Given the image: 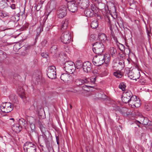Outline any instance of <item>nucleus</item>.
<instances>
[{"label":"nucleus","mask_w":152,"mask_h":152,"mask_svg":"<svg viewBox=\"0 0 152 152\" xmlns=\"http://www.w3.org/2000/svg\"><path fill=\"white\" fill-rule=\"evenodd\" d=\"M70 108L71 109L72 107V106L71 105H70Z\"/></svg>","instance_id":"nucleus-57"},{"label":"nucleus","mask_w":152,"mask_h":152,"mask_svg":"<svg viewBox=\"0 0 152 152\" xmlns=\"http://www.w3.org/2000/svg\"><path fill=\"white\" fill-rule=\"evenodd\" d=\"M88 82V80L86 79H77L75 81V84L78 86L82 85L85 83H86Z\"/></svg>","instance_id":"nucleus-19"},{"label":"nucleus","mask_w":152,"mask_h":152,"mask_svg":"<svg viewBox=\"0 0 152 152\" xmlns=\"http://www.w3.org/2000/svg\"><path fill=\"white\" fill-rule=\"evenodd\" d=\"M68 8L70 11L72 12H76L77 9V7L74 3H69L68 4Z\"/></svg>","instance_id":"nucleus-16"},{"label":"nucleus","mask_w":152,"mask_h":152,"mask_svg":"<svg viewBox=\"0 0 152 152\" xmlns=\"http://www.w3.org/2000/svg\"><path fill=\"white\" fill-rule=\"evenodd\" d=\"M96 79L95 77H92L90 79L91 82V86H94V87L96 86V84H95Z\"/></svg>","instance_id":"nucleus-33"},{"label":"nucleus","mask_w":152,"mask_h":152,"mask_svg":"<svg viewBox=\"0 0 152 152\" xmlns=\"http://www.w3.org/2000/svg\"><path fill=\"white\" fill-rule=\"evenodd\" d=\"M6 0L7 2H9V1L8 0Z\"/></svg>","instance_id":"nucleus-58"},{"label":"nucleus","mask_w":152,"mask_h":152,"mask_svg":"<svg viewBox=\"0 0 152 152\" xmlns=\"http://www.w3.org/2000/svg\"><path fill=\"white\" fill-rule=\"evenodd\" d=\"M110 30H112V29H113V27H112V25L110 23Z\"/></svg>","instance_id":"nucleus-49"},{"label":"nucleus","mask_w":152,"mask_h":152,"mask_svg":"<svg viewBox=\"0 0 152 152\" xmlns=\"http://www.w3.org/2000/svg\"><path fill=\"white\" fill-rule=\"evenodd\" d=\"M124 61L123 60L119 62L118 63L120 65H122V64H124Z\"/></svg>","instance_id":"nucleus-45"},{"label":"nucleus","mask_w":152,"mask_h":152,"mask_svg":"<svg viewBox=\"0 0 152 152\" xmlns=\"http://www.w3.org/2000/svg\"><path fill=\"white\" fill-rule=\"evenodd\" d=\"M109 55H106V57H108V58H107V59H108V58L109 57Z\"/></svg>","instance_id":"nucleus-52"},{"label":"nucleus","mask_w":152,"mask_h":152,"mask_svg":"<svg viewBox=\"0 0 152 152\" xmlns=\"http://www.w3.org/2000/svg\"><path fill=\"white\" fill-rule=\"evenodd\" d=\"M98 12V9L96 8V9H95L92 12V13H93L94 14V16H96V15H97V13Z\"/></svg>","instance_id":"nucleus-37"},{"label":"nucleus","mask_w":152,"mask_h":152,"mask_svg":"<svg viewBox=\"0 0 152 152\" xmlns=\"http://www.w3.org/2000/svg\"><path fill=\"white\" fill-rule=\"evenodd\" d=\"M122 45V46L123 47V48H124V46H123L122 45Z\"/></svg>","instance_id":"nucleus-60"},{"label":"nucleus","mask_w":152,"mask_h":152,"mask_svg":"<svg viewBox=\"0 0 152 152\" xmlns=\"http://www.w3.org/2000/svg\"><path fill=\"white\" fill-rule=\"evenodd\" d=\"M90 88H94V86H91L83 85L82 86V92H86L89 91L88 89Z\"/></svg>","instance_id":"nucleus-27"},{"label":"nucleus","mask_w":152,"mask_h":152,"mask_svg":"<svg viewBox=\"0 0 152 152\" xmlns=\"http://www.w3.org/2000/svg\"><path fill=\"white\" fill-rule=\"evenodd\" d=\"M110 52L113 57H115L116 56L117 51L116 49L114 48L113 47H111L110 48Z\"/></svg>","instance_id":"nucleus-24"},{"label":"nucleus","mask_w":152,"mask_h":152,"mask_svg":"<svg viewBox=\"0 0 152 152\" xmlns=\"http://www.w3.org/2000/svg\"><path fill=\"white\" fill-rule=\"evenodd\" d=\"M140 121L142 122V124L146 125L148 124V120L147 118L142 117Z\"/></svg>","instance_id":"nucleus-34"},{"label":"nucleus","mask_w":152,"mask_h":152,"mask_svg":"<svg viewBox=\"0 0 152 152\" xmlns=\"http://www.w3.org/2000/svg\"><path fill=\"white\" fill-rule=\"evenodd\" d=\"M12 130L16 133H19L21 130V127L20 125L16 124L13 125L12 127Z\"/></svg>","instance_id":"nucleus-20"},{"label":"nucleus","mask_w":152,"mask_h":152,"mask_svg":"<svg viewBox=\"0 0 152 152\" xmlns=\"http://www.w3.org/2000/svg\"><path fill=\"white\" fill-rule=\"evenodd\" d=\"M56 141H57V143L58 145H59V138L58 137H56Z\"/></svg>","instance_id":"nucleus-47"},{"label":"nucleus","mask_w":152,"mask_h":152,"mask_svg":"<svg viewBox=\"0 0 152 152\" xmlns=\"http://www.w3.org/2000/svg\"><path fill=\"white\" fill-rule=\"evenodd\" d=\"M99 39L100 41L103 42L108 40L107 36L103 33H99Z\"/></svg>","instance_id":"nucleus-21"},{"label":"nucleus","mask_w":152,"mask_h":152,"mask_svg":"<svg viewBox=\"0 0 152 152\" xmlns=\"http://www.w3.org/2000/svg\"><path fill=\"white\" fill-rule=\"evenodd\" d=\"M92 69V64L89 61H86L83 64V69L84 71L88 72L91 71Z\"/></svg>","instance_id":"nucleus-13"},{"label":"nucleus","mask_w":152,"mask_h":152,"mask_svg":"<svg viewBox=\"0 0 152 152\" xmlns=\"http://www.w3.org/2000/svg\"><path fill=\"white\" fill-rule=\"evenodd\" d=\"M27 47L28 48H30V46H28Z\"/></svg>","instance_id":"nucleus-56"},{"label":"nucleus","mask_w":152,"mask_h":152,"mask_svg":"<svg viewBox=\"0 0 152 152\" xmlns=\"http://www.w3.org/2000/svg\"><path fill=\"white\" fill-rule=\"evenodd\" d=\"M57 51V48L56 45H53L50 48V52L52 54H55Z\"/></svg>","instance_id":"nucleus-26"},{"label":"nucleus","mask_w":152,"mask_h":152,"mask_svg":"<svg viewBox=\"0 0 152 152\" xmlns=\"http://www.w3.org/2000/svg\"><path fill=\"white\" fill-rule=\"evenodd\" d=\"M11 7L12 9H15V4H13L11 5Z\"/></svg>","instance_id":"nucleus-43"},{"label":"nucleus","mask_w":152,"mask_h":152,"mask_svg":"<svg viewBox=\"0 0 152 152\" xmlns=\"http://www.w3.org/2000/svg\"><path fill=\"white\" fill-rule=\"evenodd\" d=\"M72 78V76L67 73L62 74L60 77L61 79L64 82H67L70 81Z\"/></svg>","instance_id":"nucleus-15"},{"label":"nucleus","mask_w":152,"mask_h":152,"mask_svg":"<svg viewBox=\"0 0 152 152\" xmlns=\"http://www.w3.org/2000/svg\"><path fill=\"white\" fill-rule=\"evenodd\" d=\"M87 152H94V150L92 149H90L89 150L87 151Z\"/></svg>","instance_id":"nucleus-48"},{"label":"nucleus","mask_w":152,"mask_h":152,"mask_svg":"<svg viewBox=\"0 0 152 152\" xmlns=\"http://www.w3.org/2000/svg\"><path fill=\"white\" fill-rule=\"evenodd\" d=\"M23 149L25 152H36V146L33 143L27 142L23 146Z\"/></svg>","instance_id":"nucleus-5"},{"label":"nucleus","mask_w":152,"mask_h":152,"mask_svg":"<svg viewBox=\"0 0 152 152\" xmlns=\"http://www.w3.org/2000/svg\"><path fill=\"white\" fill-rule=\"evenodd\" d=\"M106 60V57L104 54H98L93 58L92 62L95 66H99L103 64Z\"/></svg>","instance_id":"nucleus-1"},{"label":"nucleus","mask_w":152,"mask_h":152,"mask_svg":"<svg viewBox=\"0 0 152 152\" xmlns=\"http://www.w3.org/2000/svg\"><path fill=\"white\" fill-rule=\"evenodd\" d=\"M96 7H94V6H92L91 7V9H90L92 10L91 12L93 11H94V9H96Z\"/></svg>","instance_id":"nucleus-44"},{"label":"nucleus","mask_w":152,"mask_h":152,"mask_svg":"<svg viewBox=\"0 0 152 152\" xmlns=\"http://www.w3.org/2000/svg\"><path fill=\"white\" fill-rule=\"evenodd\" d=\"M14 106L13 104L6 102L3 103L1 104L0 109L3 113H7L11 112L13 110Z\"/></svg>","instance_id":"nucleus-3"},{"label":"nucleus","mask_w":152,"mask_h":152,"mask_svg":"<svg viewBox=\"0 0 152 152\" xmlns=\"http://www.w3.org/2000/svg\"><path fill=\"white\" fill-rule=\"evenodd\" d=\"M120 111L122 114L125 115L127 114L126 113L128 111V109L126 107H123L120 109Z\"/></svg>","instance_id":"nucleus-31"},{"label":"nucleus","mask_w":152,"mask_h":152,"mask_svg":"<svg viewBox=\"0 0 152 152\" xmlns=\"http://www.w3.org/2000/svg\"><path fill=\"white\" fill-rule=\"evenodd\" d=\"M26 122L25 119L22 118L19 119V124L20 125V126H26Z\"/></svg>","instance_id":"nucleus-29"},{"label":"nucleus","mask_w":152,"mask_h":152,"mask_svg":"<svg viewBox=\"0 0 152 152\" xmlns=\"http://www.w3.org/2000/svg\"><path fill=\"white\" fill-rule=\"evenodd\" d=\"M78 3L79 6L83 9L87 8L89 6L88 0H79Z\"/></svg>","instance_id":"nucleus-17"},{"label":"nucleus","mask_w":152,"mask_h":152,"mask_svg":"<svg viewBox=\"0 0 152 152\" xmlns=\"http://www.w3.org/2000/svg\"><path fill=\"white\" fill-rule=\"evenodd\" d=\"M92 10L90 9H87L84 11L85 14L88 17H93L94 14L91 12Z\"/></svg>","instance_id":"nucleus-22"},{"label":"nucleus","mask_w":152,"mask_h":152,"mask_svg":"<svg viewBox=\"0 0 152 152\" xmlns=\"http://www.w3.org/2000/svg\"><path fill=\"white\" fill-rule=\"evenodd\" d=\"M68 25V20L67 19H65L63 20L61 24V30L63 31L66 29Z\"/></svg>","instance_id":"nucleus-18"},{"label":"nucleus","mask_w":152,"mask_h":152,"mask_svg":"<svg viewBox=\"0 0 152 152\" xmlns=\"http://www.w3.org/2000/svg\"><path fill=\"white\" fill-rule=\"evenodd\" d=\"M47 75L50 79H53L56 78V68L54 66H49L47 70Z\"/></svg>","instance_id":"nucleus-9"},{"label":"nucleus","mask_w":152,"mask_h":152,"mask_svg":"<svg viewBox=\"0 0 152 152\" xmlns=\"http://www.w3.org/2000/svg\"><path fill=\"white\" fill-rule=\"evenodd\" d=\"M40 129L44 135H45V134L46 132L49 133L47 130V129L42 125H40Z\"/></svg>","instance_id":"nucleus-32"},{"label":"nucleus","mask_w":152,"mask_h":152,"mask_svg":"<svg viewBox=\"0 0 152 152\" xmlns=\"http://www.w3.org/2000/svg\"><path fill=\"white\" fill-rule=\"evenodd\" d=\"M34 61L36 63L37 61V60H35Z\"/></svg>","instance_id":"nucleus-54"},{"label":"nucleus","mask_w":152,"mask_h":152,"mask_svg":"<svg viewBox=\"0 0 152 152\" xmlns=\"http://www.w3.org/2000/svg\"><path fill=\"white\" fill-rule=\"evenodd\" d=\"M103 92H101V94H100L98 95V97L100 98H103L105 94H103Z\"/></svg>","instance_id":"nucleus-39"},{"label":"nucleus","mask_w":152,"mask_h":152,"mask_svg":"<svg viewBox=\"0 0 152 152\" xmlns=\"http://www.w3.org/2000/svg\"><path fill=\"white\" fill-rule=\"evenodd\" d=\"M47 43V40H46L44 39L42 42H41L40 44V45L42 47H45Z\"/></svg>","instance_id":"nucleus-36"},{"label":"nucleus","mask_w":152,"mask_h":152,"mask_svg":"<svg viewBox=\"0 0 152 152\" xmlns=\"http://www.w3.org/2000/svg\"><path fill=\"white\" fill-rule=\"evenodd\" d=\"M10 120H13L14 121V118H10Z\"/></svg>","instance_id":"nucleus-55"},{"label":"nucleus","mask_w":152,"mask_h":152,"mask_svg":"<svg viewBox=\"0 0 152 152\" xmlns=\"http://www.w3.org/2000/svg\"><path fill=\"white\" fill-rule=\"evenodd\" d=\"M98 26V23L96 20L92 21L91 23V27L94 29L96 28Z\"/></svg>","instance_id":"nucleus-25"},{"label":"nucleus","mask_w":152,"mask_h":152,"mask_svg":"<svg viewBox=\"0 0 152 152\" xmlns=\"http://www.w3.org/2000/svg\"><path fill=\"white\" fill-rule=\"evenodd\" d=\"M27 120L29 123L30 127L32 130L34 129L35 125H39L40 123L39 120H36V118L33 117H28Z\"/></svg>","instance_id":"nucleus-11"},{"label":"nucleus","mask_w":152,"mask_h":152,"mask_svg":"<svg viewBox=\"0 0 152 152\" xmlns=\"http://www.w3.org/2000/svg\"><path fill=\"white\" fill-rule=\"evenodd\" d=\"M9 15V13L4 11L0 12V16L2 18H4Z\"/></svg>","instance_id":"nucleus-30"},{"label":"nucleus","mask_w":152,"mask_h":152,"mask_svg":"<svg viewBox=\"0 0 152 152\" xmlns=\"http://www.w3.org/2000/svg\"><path fill=\"white\" fill-rule=\"evenodd\" d=\"M71 39V34L68 31H64L61 37V42L64 44H67L69 43Z\"/></svg>","instance_id":"nucleus-7"},{"label":"nucleus","mask_w":152,"mask_h":152,"mask_svg":"<svg viewBox=\"0 0 152 152\" xmlns=\"http://www.w3.org/2000/svg\"><path fill=\"white\" fill-rule=\"evenodd\" d=\"M75 65V68H76L77 69H80L82 68V67H83V64L80 61H76Z\"/></svg>","instance_id":"nucleus-28"},{"label":"nucleus","mask_w":152,"mask_h":152,"mask_svg":"<svg viewBox=\"0 0 152 152\" xmlns=\"http://www.w3.org/2000/svg\"><path fill=\"white\" fill-rule=\"evenodd\" d=\"M12 1V2H14V1Z\"/></svg>","instance_id":"nucleus-59"},{"label":"nucleus","mask_w":152,"mask_h":152,"mask_svg":"<svg viewBox=\"0 0 152 152\" xmlns=\"http://www.w3.org/2000/svg\"><path fill=\"white\" fill-rule=\"evenodd\" d=\"M139 83L143 85L145 83V80L144 78H140L139 80Z\"/></svg>","instance_id":"nucleus-38"},{"label":"nucleus","mask_w":152,"mask_h":152,"mask_svg":"<svg viewBox=\"0 0 152 152\" xmlns=\"http://www.w3.org/2000/svg\"><path fill=\"white\" fill-rule=\"evenodd\" d=\"M41 56L44 58H47L48 56V55L46 53H42L41 54Z\"/></svg>","instance_id":"nucleus-40"},{"label":"nucleus","mask_w":152,"mask_h":152,"mask_svg":"<svg viewBox=\"0 0 152 152\" xmlns=\"http://www.w3.org/2000/svg\"><path fill=\"white\" fill-rule=\"evenodd\" d=\"M37 38H38V36H37L36 37V38H35V41H36V40H37Z\"/></svg>","instance_id":"nucleus-53"},{"label":"nucleus","mask_w":152,"mask_h":152,"mask_svg":"<svg viewBox=\"0 0 152 152\" xmlns=\"http://www.w3.org/2000/svg\"><path fill=\"white\" fill-rule=\"evenodd\" d=\"M113 75L116 77L121 78L123 75V73L120 71H117L113 73Z\"/></svg>","instance_id":"nucleus-23"},{"label":"nucleus","mask_w":152,"mask_h":152,"mask_svg":"<svg viewBox=\"0 0 152 152\" xmlns=\"http://www.w3.org/2000/svg\"><path fill=\"white\" fill-rule=\"evenodd\" d=\"M105 49L104 45L101 42H97L93 45V50L94 53L100 54Z\"/></svg>","instance_id":"nucleus-2"},{"label":"nucleus","mask_w":152,"mask_h":152,"mask_svg":"<svg viewBox=\"0 0 152 152\" xmlns=\"http://www.w3.org/2000/svg\"><path fill=\"white\" fill-rule=\"evenodd\" d=\"M66 0L68 2H71L73 0Z\"/></svg>","instance_id":"nucleus-51"},{"label":"nucleus","mask_w":152,"mask_h":152,"mask_svg":"<svg viewBox=\"0 0 152 152\" xmlns=\"http://www.w3.org/2000/svg\"><path fill=\"white\" fill-rule=\"evenodd\" d=\"M137 122L138 123V124H137V126H138L139 127V126H140L139 124H140L141 123L138 121H137Z\"/></svg>","instance_id":"nucleus-50"},{"label":"nucleus","mask_w":152,"mask_h":152,"mask_svg":"<svg viewBox=\"0 0 152 152\" xmlns=\"http://www.w3.org/2000/svg\"><path fill=\"white\" fill-rule=\"evenodd\" d=\"M104 75H107L108 74V70L107 69H105L104 71Z\"/></svg>","instance_id":"nucleus-41"},{"label":"nucleus","mask_w":152,"mask_h":152,"mask_svg":"<svg viewBox=\"0 0 152 152\" xmlns=\"http://www.w3.org/2000/svg\"><path fill=\"white\" fill-rule=\"evenodd\" d=\"M145 108L147 110V111L151 109L150 107H149V106L148 105L145 106Z\"/></svg>","instance_id":"nucleus-42"},{"label":"nucleus","mask_w":152,"mask_h":152,"mask_svg":"<svg viewBox=\"0 0 152 152\" xmlns=\"http://www.w3.org/2000/svg\"><path fill=\"white\" fill-rule=\"evenodd\" d=\"M133 96V94L131 92L128 90L123 93L121 99L124 102L127 103L129 102Z\"/></svg>","instance_id":"nucleus-10"},{"label":"nucleus","mask_w":152,"mask_h":152,"mask_svg":"<svg viewBox=\"0 0 152 152\" xmlns=\"http://www.w3.org/2000/svg\"><path fill=\"white\" fill-rule=\"evenodd\" d=\"M140 100L137 99V96L133 95L131 99L128 103L129 105L132 107H139L140 104Z\"/></svg>","instance_id":"nucleus-8"},{"label":"nucleus","mask_w":152,"mask_h":152,"mask_svg":"<svg viewBox=\"0 0 152 152\" xmlns=\"http://www.w3.org/2000/svg\"><path fill=\"white\" fill-rule=\"evenodd\" d=\"M3 53V52L2 50H0V58L2 57Z\"/></svg>","instance_id":"nucleus-46"},{"label":"nucleus","mask_w":152,"mask_h":152,"mask_svg":"<svg viewBox=\"0 0 152 152\" xmlns=\"http://www.w3.org/2000/svg\"><path fill=\"white\" fill-rule=\"evenodd\" d=\"M17 92L20 96L23 99L25 102H26L27 98L25 96L24 90L21 87H19L17 88Z\"/></svg>","instance_id":"nucleus-14"},{"label":"nucleus","mask_w":152,"mask_h":152,"mask_svg":"<svg viewBox=\"0 0 152 152\" xmlns=\"http://www.w3.org/2000/svg\"><path fill=\"white\" fill-rule=\"evenodd\" d=\"M67 7L65 6L60 7L57 13L58 17L59 18H62L66 16V15Z\"/></svg>","instance_id":"nucleus-12"},{"label":"nucleus","mask_w":152,"mask_h":152,"mask_svg":"<svg viewBox=\"0 0 152 152\" xmlns=\"http://www.w3.org/2000/svg\"><path fill=\"white\" fill-rule=\"evenodd\" d=\"M129 77L131 79L134 80L136 81L140 76V72L138 69L135 68L129 71L128 74Z\"/></svg>","instance_id":"nucleus-6"},{"label":"nucleus","mask_w":152,"mask_h":152,"mask_svg":"<svg viewBox=\"0 0 152 152\" xmlns=\"http://www.w3.org/2000/svg\"><path fill=\"white\" fill-rule=\"evenodd\" d=\"M118 87L119 88L121 89L122 91H124L125 89L126 86L122 83L120 84Z\"/></svg>","instance_id":"nucleus-35"},{"label":"nucleus","mask_w":152,"mask_h":152,"mask_svg":"<svg viewBox=\"0 0 152 152\" xmlns=\"http://www.w3.org/2000/svg\"><path fill=\"white\" fill-rule=\"evenodd\" d=\"M64 70L69 73H72L75 69V66L74 62L71 61L66 62L64 66Z\"/></svg>","instance_id":"nucleus-4"}]
</instances>
